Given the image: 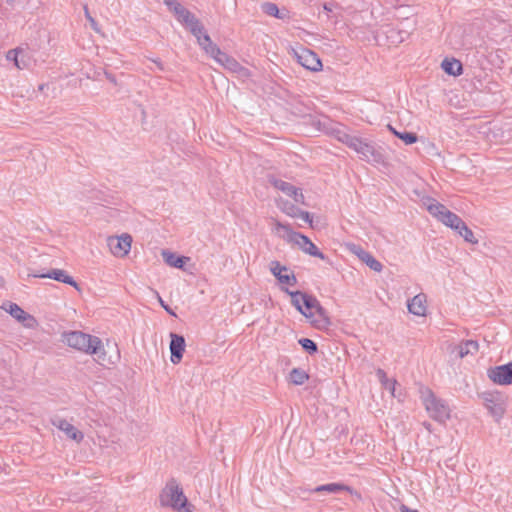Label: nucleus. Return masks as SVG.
<instances>
[{"mask_svg":"<svg viewBox=\"0 0 512 512\" xmlns=\"http://www.w3.org/2000/svg\"><path fill=\"white\" fill-rule=\"evenodd\" d=\"M299 63L310 71H319L322 68V63L317 54L312 52L311 50H303L298 55Z\"/></svg>","mask_w":512,"mask_h":512,"instance_id":"2eb2a0df","label":"nucleus"},{"mask_svg":"<svg viewBox=\"0 0 512 512\" xmlns=\"http://www.w3.org/2000/svg\"><path fill=\"white\" fill-rule=\"evenodd\" d=\"M488 378L497 385H511L512 384V361L488 369Z\"/></svg>","mask_w":512,"mask_h":512,"instance_id":"6e6552de","label":"nucleus"},{"mask_svg":"<svg viewBox=\"0 0 512 512\" xmlns=\"http://www.w3.org/2000/svg\"><path fill=\"white\" fill-rule=\"evenodd\" d=\"M152 61L156 64V66H157V68H158L159 70H161V71H163V70H164V65H163V63H162L160 60H158V59H152Z\"/></svg>","mask_w":512,"mask_h":512,"instance_id":"c03bdc74","label":"nucleus"},{"mask_svg":"<svg viewBox=\"0 0 512 512\" xmlns=\"http://www.w3.org/2000/svg\"><path fill=\"white\" fill-rule=\"evenodd\" d=\"M32 64V57L30 56L29 52L21 47V52L18 53V57L15 61V66L20 69H27Z\"/></svg>","mask_w":512,"mask_h":512,"instance_id":"c85d7f7f","label":"nucleus"},{"mask_svg":"<svg viewBox=\"0 0 512 512\" xmlns=\"http://www.w3.org/2000/svg\"><path fill=\"white\" fill-rule=\"evenodd\" d=\"M188 29L192 33V35L197 39V43L205 52L207 51V49H209L210 46L214 44L210 36L205 32L204 27L199 21V19L194 21L193 24L188 27Z\"/></svg>","mask_w":512,"mask_h":512,"instance_id":"4468645a","label":"nucleus"},{"mask_svg":"<svg viewBox=\"0 0 512 512\" xmlns=\"http://www.w3.org/2000/svg\"><path fill=\"white\" fill-rule=\"evenodd\" d=\"M290 296H291V304L306 318H312L313 312H306V310L303 309V294L304 292L301 291H289L288 289L285 290Z\"/></svg>","mask_w":512,"mask_h":512,"instance_id":"4be33fe9","label":"nucleus"},{"mask_svg":"<svg viewBox=\"0 0 512 512\" xmlns=\"http://www.w3.org/2000/svg\"><path fill=\"white\" fill-rule=\"evenodd\" d=\"M211 58H213L221 66L224 65L225 59H228L230 55L223 52L215 43L207 49L205 52Z\"/></svg>","mask_w":512,"mask_h":512,"instance_id":"bb28decb","label":"nucleus"},{"mask_svg":"<svg viewBox=\"0 0 512 512\" xmlns=\"http://www.w3.org/2000/svg\"><path fill=\"white\" fill-rule=\"evenodd\" d=\"M479 345L476 341L467 340L460 343L457 346L458 355L460 358H464L468 354H473L478 351Z\"/></svg>","mask_w":512,"mask_h":512,"instance_id":"393cba45","label":"nucleus"},{"mask_svg":"<svg viewBox=\"0 0 512 512\" xmlns=\"http://www.w3.org/2000/svg\"><path fill=\"white\" fill-rule=\"evenodd\" d=\"M162 256L166 264L171 267L182 269L184 264L189 260L188 257L185 256H177L175 253L163 250Z\"/></svg>","mask_w":512,"mask_h":512,"instance_id":"5701e85b","label":"nucleus"},{"mask_svg":"<svg viewBox=\"0 0 512 512\" xmlns=\"http://www.w3.org/2000/svg\"><path fill=\"white\" fill-rule=\"evenodd\" d=\"M456 231L458 232V234L464 238V240L468 243H471V244H477L478 243V239L474 236V233L472 232V230L465 224V222L463 221L462 224H460V226L458 227V229H456Z\"/></svg>","mask_w":512,"mask_h":512,"instance_id":"2f4dec72","label":"nucleus"},{"mask_svg":"<svg viewBox=\"0 0 512 512\" xmlns=\"http://www.w3.org/2000/svg\"><path fill=\"white\" fill-rule=\"evenodd\" d=\"M29 276L35 278H49L56 280L58 282H62L74 287L77 290H80L78 283L63 269H52L47 273H32Z\"/></svg>","mask_w":512,"mask_h":512,"instance_id":"9d476101","label":"nucleus"},{"mask_svg":"<svg viewBox=\"0 0 512 512\" xmlns=\"http://www.w3.org/2000/svg\"><path fill=\"white\" fill-rule=\"evenodd\" d=\"M308 378V374L300 368H293L289 375L290 382L295 385L304 384L305 381L308 380Z\"/></svg>","mask_w":512,"mask_h":512,"instance_id":"7c9ffc66","label":"nucleus"},{"mask_svg":"<svg viewBox=\"0 0 512 512\" xmlns=\"http://www.w3.org/2000/svg\"><path fill=\"white\" fill-rule=\"evenodd\" d=\"M485 406L497 421L503 417L505 409L502 404L495 403L492 399H486Z\"/></svg>","mask_w":512,"mask_h":512,"instance_id":"c756f323","label":"nucleus"},{"mask_svg":"<svg viewBox=\"0 0 512 512\" xmlns=\"http://www.w3.org/2000/svg\"><path fill=\"white\" fill-rule=\"evenodd\" d=\"M303 309L306 310V312H312V310H316L317 306L320 304V302L316 299V297L309 295L304 292L303 294Z\"/></svg>","mask_w":512,"mask_h":512,"instance_id":"473e14b6","label":"nucleus"},{"mask_svg":"<svg viewBox=\"0 0 512 512\" xmlns=\"http://www.w3.org/2000/svg\"><path fill=\"white\" fill-rule=\"evenodd\" d=\"M233 73L237 74V76L243 80L251 76V72L249 71V69L242 66L240 63L238 64V67Z\"/></svg>","mask_w":512,"mask_h":512,"instance_id":"58836bf2","label":"nucleus"},{"mask_svg":"<svg viewBox=\"0 0 512 512\" xmlns=\"http://www.w3.org/2000/svg\"><path fill=\"white\" fill-rule=\"evenodd\" d=\"M21 52V47H18V48H15V49H11L7 52L6 54V59L8 61H12L14 64H15V61L18 57V53Z\"/></svg>","mask_w":512,"mask_h":512,"instance_id":"a19ab883","label":"nucleus"},{"mask_svg":"<svg viewBox=\"0 0 512 512\" xmlns=\"http://www.w3.org/2000/svg\"><path fill=\"white\" fill-rule=\"evenodd\" d=\"M400 511H401V512H419L418 510L410 509V508H409V507H407L406 505H401V507H400Z\"/></svg>","mask_w":512,"mask_h":512,"instance_id":"37998d69","label":"nucleus"},{"mask_svg":"<svg viewBox=\"0 0 512 512\" xmlns=\"http://www.w3.org/2000/svg\"><path fill=\"white\" fill-rule=\"evenodd\" d=\"M350 251L364 262L371 270L381 272L383 265L373 257V255L358 245H352Z\"/></svg>","mask_w":512,"mask_h":512,"instance_id":"ddd939ff","label":"nucleus"},{"mask_svg":"<svg viewBox=\"0 0 512 512\" xmlns=\"http://www.w3.org/2000/svg\"><path fill=\"white\" fill-rule=\"evenodd\" d=\"M421 400L429 416L437 422L444 423L450 418V409L446 402L436 395L429 388L420 390Z\"/></svg>","mask_w":512,"mask_h":512,"instance_id":"7ed1b4c3","label":"nucleus"},{"mask_svg":"<svg viewBox=\"0 0 512 512\" xmlns=\"http://www.w3.org/2000/svg\"><path fill=\"white\" fill-rule=\"evenodd\" d=\"M424 205L433 217L455 231L463 222L458 215L448 210L443 204L433 198H427L424 201Z\"/></svg>","mask_w":512,"mask_h":512,"instance_id":"423d86ee","label":"nucleus"},{"mask_svg":"<svg viewBox=\"0 0 512 512\" xmlns=\"http://www.w3.org/2000/svg\"><path fill=\"white\" fill-rule=\"evenodd\" d=\"M424 427L428 430V431H431V424L430 423H427V422H424L423 423Z\"/></svg>","mask_w":512,"mask_h":512,"instance_id":"8fccbe9b","label":"nucleus"},{"mask_svg":"<svg viewBox=\"0 0 512 512\" xmlns=\"http://www.w3.org/2000/svg\"><path fill=\"white\" fill-rule=\"evenodd\" d=\"M323 8H324V10H325V11H327V12H331V11H332V6H331L330 4H328V3H325V4L323 5Z\"/></svg>","mask_w":512,"mask_h":512,"instance_id":"de8ad7c7","label":"nucleus"},{"mask_svg":"<svg viewBox=\"0 0 512 512\" xmlns=\"http://www.w3.org/2000/svg\"><path fill=\"white\" fill-rule=\"evenodd\" d=\"M163 2L168 6V8L172 7L177 1L176 0H163Z\"/></svg>","mask_w":512,"mask_h":512,"instance_id":"49530a36","label":"nucleus"},{"mask_svg":"<svg viewBox=\"0 0 512 512\" xmlns=\"http://www.w3.org/2000/svg\"><path fill=\"white\" fill-rule=\"evenodd\" d=\"M386 389H388L392 394H394V390H395V385H388V387H385Z\"/></svg>","mask_w":512,"mask_h":512,"instance_id":"09e8293b","label":"nucleus"},{"mask_svg":"<svg viewBox=\"0 0 512 512\" xmlns=\"http://www.w3.org/2000/svg\"><path fill=\"white\" fill-rule=\"evenodd\" d=\"M159 501L161 506L171 507L178 511L185 509V512H192V510L187 507L188 500L175 479H171L166 484L160 494Z\"/></svg>","mask_w":512,"mask_h":512,"instance_id":"20e7f679","label":"nucleus"},{"mask_svg":"<svg viewBox=\"0 0 512 512\" xmlns=\"http://www.w3.org/2000/svg\"><path fill=\"white\" fill-rule=\"evenodd\" d=\"M298 343L309 354H314L318 350L317 344L309 338H301V339H299Z\"/></svg>","mask_w":512,"mask_h":512,"instance_id":"f704fd0d","label":"nucleus"},{"mask_svg":"<svg viewBox=\"0 0 512 512\" xmlns=\"http://www.w3.org/2000/svg\"><path fill=\"white\" fill-rule=\"evenodd\" d=\"M389 130L399 139H401L406 145H411L417 142L418 137L416 133L413 132H399L395 128H393L391 125H388Z\"/></svg>","mask_w":512,"mask_h":512,"instance_id":"cd10ccee","label":"nucleus"},{"mask_svg":"<svg viewBox=\"0 0 512 512\" xmlns=\"http://www.w3.org/2000/svg\"><path fill=\"white\" fill-rule=\"evenodd\" d=\"M271 272L272 274L277 278V280L282 283V284H287V285H295L297 283V279H296V276L294 275V273H290V274H284L282 273L283 271H287L288 268L286 266H282L280 265V263L278 261H273L271 263Z\"/></svg>","mask_w":512,"mask_h":512,"instance_id":"f3484780","label":"nucleus"},{"mask_svg":"<svg viewBox=\"0 0 512 512\" xmlns=\"http://www.w3.org/2000/svg\"><path fill=\"white\" fill-rule=\"evenodd\" d=\"M441 67L445 71V73L452 75V76H459L462 74V71H463L461 62L454 58L444 59L441 63Z\"/></svg>","mask_w":512,"mask_h":512,"instance_id":"b1692460","label":"nucleus"},{"mask_svg":"<svg viewBox=\"0 0 512 512\" xmlns=\"http://www.w3.org/2000/svg\"><path fill=\"white\" fill-rule=\"evenodd\" d=\"M272 184L276 189L282 191L285 195L293 198L296 203L304 204V195L300 188L281 179H274L272 181Z\"/></svg>","mask_w":512,"mask_h":512,"instance_id":"f8f14e48","label":"nucleus"},{"mask_svg":"<svg viewBox=\"0 0 512 512\" xmlns=\"http://www.w3.org/2000/svg\"><path fill=\"white\" fill-rule=\"evenodd\" d=\"M84 13H85V17L86 19L88 20V22L90 23V26L91 28L96 32V33H101V29L98 25V23L96 22V20L91 16L90 12H89V9L87 7V5L84 6Z\"/></svg>","mask_w":512,"mask_h":512,"instance_id":"e433bc0d","label":"nucleus"},{"mask_svg":"<svg viewBox=\"0 0 512 512\" xmlns=\"http://www.w3.org/2000/svg\"><path fill=\"white\" fill-rule=\"evenodd\" d=\"M408 310L416 316H424L426 314V295L419 293L408 301Z\"/></svg>","mask_w":512,"mask_h":512,"instance_id":"6ab92c4d","label":"nucleus"},{"mask_svg":"<svg viewBox=\"0 0 512 512\" xmlns=\"http://www.w3.org/2000/svg\"><path fill=\"white\" fill-rule=\"evenodd\" d=\"M273 231L286 242L297 245L304 253L313 257L326 259V256L317 248V246L305 235L292 230L290 225L283 224L278 220H273Z\"/></svg>","mask_w":512,"mask_h":512,"instance_id":"f03ea898","label":"nucleus"},{"mask_svg":"<svg viewBox=\"0 0 512 512\" xmlns=\"http://www.w3.org/2000/svg\"><path fill=\"white\" fill-rule=\"evenodd\" d=\"M276 206L286 215L296 218L297 212L299 208L292 204L291 202L283 199V198H277L275 200Z\"/></svg>","mask_w":512,"mask_h":512,"instance_id":"a878e982","label":"nucleus"},{"mask_svg":"<svg viewBox=\"0 0 512 512\" xmlns=\"http://www.w3.org/2000/svg\"><path fill=\"white\" fill-rule=\"evenodd\" d=\"M169 9L174 13L177 20L181 24L185 25L187 28L198 19L193 13H191L188 9L182 6L179 2H176Z\"/></svg>","mask_w":512,"mask_h":512,"instance_id":"a211bd4d","label":"nucleus"},{"mask_svg":"<svg viewBox=\"0 0 512 512\" xmlns=\"http://www.w3.org/2000/svg\"><path fill=\"white\" fill-rule=\"evenodd\" d=\"M296 218L303 219L306 223H308L312 227V216L307 211H302L301 209L298 210Z\"/></svg>","mask_w":512,"mask_h":512,"instance_id":"ea45409f","label":"nucleus"},{"mask_svg":"<svg viewBox=\"0 0 512 512\" xmlns=\"http://www.w3.org/2000/svg\"><path fill=\"white\" fill-rule=\"evenodd\" d=\"M343 491L349 492L350 494L354 493V490L350 486L342 484V483H328V484L317 486L314 489L310 490V492H312V493L325 492V493H329V494L340 493Z\"/></svg>","mask_w":512,"mask_h":512,"instance_id":"412c9836","label":"nucleus"},{"mask_svg":"<svg viewBox=\"0 0 512 512\" xmlns=\"http://www.w3.org/2000/svg\"><path fill=\"white\" fill-rule=\"evenodd\" d=\"M105 74H106L107 79H108L110 82H112V83L116 84V78H115V76H114V75H112V74H110V73H105Z\"/></svg>","mask_w":512,"mask_h":512,"instance_id":"a18cd8bd","label":"nucleus"},{"mask_svg":"<svg viewBox=\"0 0 512 512\" xmlns=\"http://www.w3.org/2000/svg\"><path fill=\"white\" fill-rule=\"evenodd\" d=\"M2 309L9 313L13 318L22 323L27 328H32L36 320L29 313L25 312L18 304L12 302L3 303Z\"/></svg>","mask_w":512,"mask_h":512,"instance_id":"1a4fd4ad","label":"nucleus"},{"mask_svg":"<svg viewBox=\"0 0 512 512\" xmlns=\"http://www.w3.org/2000/svg\"><path fill=\"white\" fill-rule=\"evenodd\" d=\"M339 139L359 154L361 159L373 163L382 162V154L371 142L349 134H343Z\"/></svg>","mask_w":512,"mask_h":512,"instance_id":"39448f33","label":"nucleus"},{"mask_svg":"<svg viewBox=\"0 0 512 512\" xmlns=\"http://www.w3.org/2000/svg\"><path fill=\"white\" fill-rule=\"evenodd\" d=\"M376 375L379 379V381L381 382V384L384 386V387H388V385H396V380H391L387 377V374L386 372L383 370V369H378L376 371Z\"/></svg>","mask_w":512,"mask_h":512,"instance_id":"c9c22d12","label":"nucleus"},{"mask_svg":"<svg viewBox=\"0 0 512 512\" xmlns=\"http://www.w3.org/2000/svg\"><path fill=\"white\" fill-rule=\"evenodd\" d=\"M132 237L129 234L121 236H110L107 239V245L111 253L116 257L126 256L131 249Z\"/></svg>","mask_w":512,"mask_h":512,"instance_id":"0eeeda50","label":"nucleus"},{"mask_svg":"<svg viewBox=\"0 0 512 512\" xmlns=\"http://www.w3.org/2000/svg\"><path fill=\"white\" fill-rule=\"evenodd\" d=\"M159 302L161 304V306L170 314V315H173L175 316V313L174 311L164 303V301L161 299V297H159Z\"/></svg>","mask_w":512,"mask_h":512,"instance_id":"79ce46f5","label":"nucleus"},{"mask_svg":"<svg viewBox=\"0 0 512 512\" xmlns=\"http://www.w3.org/2000/svg\"><path fill=\"white\" fill-rule=\"evenodd\" d=\"M170 360L173 364H178L181 362L183 358V353L185 351L186 342L185 338L182 335L171 333L170 334Z\"/></svg>","mask_w":512,"mask_h":512,"instance_id":"9b49d317","label":"nucleus"},{"mask_svg":"<svg viewBox=\"0 0 512 512\" xmlns=\"http://www.w3.org/2000/svg\"><path fill=\"white\" fill-rule=\"evenodd\" d=\"M262 11L269 16H273L278 19H284V15H280V10L274 3L266 2L262 4Z\"/></svg>","mask_w":512,"mask_h":512,"instance_id":"72a5a7b5","label":"nucleus"},{"mask_svg":"<svg viewBox=\"0 0 512 512\" xmlns=\"http://www.w3.org/2000/svg\"><path fill=\"white\" fill-rule=\"evenodd\" d=\"M64 342L71 348L79 350L85 354L95 355L96 361L104 367L113 365L120 358L119 351L116 350L114 357L107 356L101 339L97 336L86 334L81 331H71L63 334Z\"/></svg>","mask_w":512,"mask_h":512,"instance_id":"f257e3e1","label":"nucleus"},{"mask_svg":"<svg viewBox=\"0 0 512 512\" xmlns=\"http://www.w3.org/2000/svg\"><path fill=\"white\" fill-rule=\"evenodd\" d=\"M280 15H284V17L286 16V13L284 12H280Z\"/></svg>","mask_w":512,"mask_h":512,"instance_id":"3c124183","label":"nucleus"},{"mask_svg":"<svg viewBox=\"0 0 512 512\" xmlns=\"http://www.w3.org/2000/svg\"><path fill=\"white\" fill-rule=\"evenodd\" d=\"M239 62L233 58L232 56H229L228 59H225L223 67L230 72H234L236 68L238 67Z\"/></svg>","mask_w":512,"mask_h":512,"instance_id":"4c0bfd02","label":"nucleus"},{"mask_svg":"<svg viewBox=\"0 0 512 512\" xmlns=\"http://www.w3.org/2000/svg\"><path fill=\"white\" fill-rule=\"evenodd\" d=\"M53 425L63 431L68 438L76 442H80L84 438L83 433L65 419L53 420Z\"/></svg>","mask_w":512,"mask_h":512,"instance_id":"dca6fc26","label":"nucleus"},{"mask_svg":"<svg viewBox=\"0 0 512 512\" xmlns=\"http://www.w3.org/2000/svg\"><path fill=\"white\" fill-rule=\"evenodd\" d=\"M313 317L311 319V324L318 329H326L331 325L330 318L328 316L325 308L319 304L316 310L313 312Z\"/></svg>","mask_w":512,"mask_h":512,"instance_id":"aec40b11","label":"nucleus"}]
</instances>
